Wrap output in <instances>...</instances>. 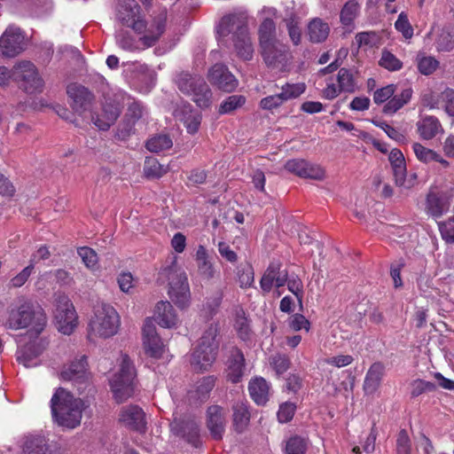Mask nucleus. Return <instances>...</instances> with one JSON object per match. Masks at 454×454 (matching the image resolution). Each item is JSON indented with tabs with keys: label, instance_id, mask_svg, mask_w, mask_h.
Masks as SVG:
<instances>
[{
	"label": "nucleus",
	"instance_id": "nucleus-35",
	"mask_svg": "<svg viewBox=\"0 0 454 454\" xmlns=\"http://www.w3.org/2000/svg\"><path fill=\"white\" fill-rule=\"evenodd\" d=\"M215 385V378L214 376H206L200 379L193 389L188 392L189 400L203 402L208 397L209 393Z\"/></svg>",
	"mask_w": 454,
	"mask_h": 454
},
{
	"label": "nucleus",
	"instance_id": "nucleus-14",
	"mask_svg": "<svg viewBox=\"0 0 454 454\" xmlns=\"http://www.w3.org/2000/svg\"><path fill=\"white\" fill-rule=\"evenodd\" d=\"M67 93L72 100V108L80 115L88 113L91 118L95 101L94 95L87 88L77 83L69 84L67 89Z\"/></svg>",
	"mask_w": 454,
	"mask_h": 454
},
{
	"label": "nucleus",
	"instance_id": "nucleus-44",
	"mask_svg": "<svg viewBox=\"0 0 454 454\" xmlns=\"http://www.w3.org/2000/svg\"><path fill=\"white\" fill-rule=\"evenodd\" d=\"M115 39L118 46L124 51H135L145 48L140 39L137 41L131 35L123 30L116 33Z\"/></svg>",
	"mask_w": 454,
	"mask_h": 454
},
{
	"label": "nucleus",
	"instance_id": "nucleus-27",
	"mask_svg": "<svg viewBox=\"0 0 454 454\" xmlns=\"http://www.w3.org/2000/svg\"><path fill=\"white\" fill-rule=\"evenodd\" d=\"M258 34L260 47L264 48L265 54L267 55L266 58L269 60H272V57L270 55V51L272 47L271 43L277 42L275 39V22L270 18L264 19L259 27Z\"/></svg>",
	"mask_w": 454,
	"mask_h": 454
},
{
	"label": "nucleus",
	"instance_id": "nucleus-7",
	"mask_svg": "<svg viewBox=\"0 0 454 454\" xmlns=\"http://www.w3.org/2000/svg\"><path fill=\"white\" fill-rule=\"evenodd\" d=\"M175 82L179 90L192 97L199 107L207 108L210 106L212 92L201 76L183 72L176 75Z\"/></svg>",
	"mask_w": 454,
	"mask_h": 454
},
{
	"label": "nucleus",
	"instance_id": "nucleus-63",
	"mask_svg": "<svg viewBox=\"0 0 454 454\" xmlns=\"http://www.w3.org/2000/svg\"><path fill=\"white\" fill-rule=\"evenodd\" d=\"M280 93L270 95L261 99L259 105L263 110H273L284 104Z\"/></svg>",
	"mask_w": 454,
	"mask_h": 454
},
{
	"label": "nucleus",
	"instance_id": "nucleus-22",
	"mask_svg": "<svg viewBox=\"0 0 454 454\" xmlns=\"http://www.w3.org/2000/svg\"><path fill=\"white\" fill-rule=\"evenodd\" d=\"M125 104L128 106V108L123 119V128L121 129V133L123 137L134 133L135 125L146 113L145 106L139 101L132 98H130L129 101H126Z\"/></svg>",
	"mask_w": 454,
	"mask_h": 454
},
{
	"label": "nucleus",
	"instance_id": "nucleus-13",
	"mask_svg": "<svg viewBox=\"0 0 454 454\" xmlns=\"http://www.w3.org/2000/svg\"><path fill=\"white\" fill-rule=\"evenodd\" d=\"M25 34L15 25L6 27L0 36V54L6 58H14L25 50Z\"/></svg>",
	"mask_w": 454,
	"mask_h": 454
},
{
	"label": "nucleus",
	"instance_id": "nucleus-37",
	"mask_svg": "<svg viewBox=\"0 0 454 454\" xmlns=\"http://www.w3.org/2000/svg\"><path fill=\"white\" fill-rule=\"evenodd\" d=\"M412 150L416 158L423 163L436 161L439 162L443 168H448L450 166V162L445 160L440 153L432 149L425 147L420 143H413Z\"/></svg>",
	"mask_w": 454,
	"mask_h": 454
},
{
	"label": "nucleus",
	"instance_id": "nucleus-28",
	"mask_svg": "<svg viewBox=\"0 0 454 454\" xmlns=\"http://www.w3.org/2000/svg\"><path fill=\"white\" fill-rule=\"evenodd\" d=\"M243 28H247L245 22L238 16L230 14L222 18L217 26L216 32L222 37L233 33L235 39L237 35H241Z\"/></svg>",
	"mask_w": 454,
	"mask_h": 454
},
{
	"label": "nucleus",
	"instance_id": "nucleus-61",
	"mask_svg": "<svg viewBox=\"0 0 454 454\" xmlns=\"http://www.w3.org/2000/svg\"><path fill=\"white\" fill-rule=\"evenodd\" d=\"M396 454H411V440L404 429H402L397 435Z\"/></svg>",
	"mask_w": 454,
	"mask_h": 454
},
{
	"label": "nucleus",
	"instance_id": "nucleus-40",
	"mask_svg": "<svg viewBox=\"0 0 454 454\" xmlns=\"http://www.w3.org/2000/svg\"><path fill=\"white\" fill-rule=\"evenodd\" d=\"M359 4L356 0H348L340 11V20L341 24L351 30L354 26V20L359 13Z\"/></svg>",
	"mask_w": 454,
	"mask_h": 454
},
{
	"label": "nucleus",
	"instance_id": "nucleus-1",
	"mask_svg": "<svg viewBox=\"0 0 454 454\" xmlns=\"http://www.w3.org/2000/svg\"><path fill=\"white\" fill-rule=\"evenodd\" d=\"M116 18L121 25L142 35L140 42L144 47H152L166 30L168 12L166 9L159 11L148 25L142 15L139 4L135 0H124L118 4Z\"/></svg>",
	"mask_w": 454,
	"mask_h": 454
},
{
	"label": "nucleus",
	"instance_id": "nucleus-49",
	"mask_svg": "<svg viewBox=\"0 0 454 454\" xmlns=\"http://www.w3.org/2000/svg\"><path fill=\"white\" fill-rule=\"evenodd\" d=\"M304 82L289 83L286 82L281 87L280 95L284 102L299 98L306 90Z\"/></svg>",
	"mask_w": 454,
	"mask_h": 454
},
{
	"label": "nucleus",
	"instance_id": "nucleus-18",
	"mask_svg": "<svg viewBox=\"0 0 454 454\" xmlns=\"http://www.w3.org/2000/svg\"><path fill=\"white\" fill-rule=\"evenodd\" d=\"M285 169L302 178L322 180L325 170L318 165L309 163L303 159H292L285 163Z\"/></svg>",
	"mask_w": 454,
	"mask_h": 454
},
{
	"label": "nucleus",
	"instance_id": "nucleus-34",
	"mask_svg": "<svg viewBox=\"0 0 454 454\" xmlns=\"http://www.w3.org/2000/svg\"><path fill=\"white\" fill-rule=\"evenodd\" d=\"M87 371V357L82 356L80 358L75 359L65 367L61 373V379L64 380H80L85 377Z\"/></svg>",
	"mask_w": 454,
	"mask_h": 454
},
{
	"label": "nucleus",
	"instance_id": "nucleus-33",
	"mask_svg": "<svg viewBox=\"0 0 454 454\" xmlns=\"http://www.w3.org/2000/svg\"><path fill=\"white\" fill-rule=\"evenodd\" d=\"M271 46L270 55L272 57V60H269L266 58L267 55L265 54L264 48H261L262 55L266 65L272 67L284 66L288 59V47L278 41L271 43Z\"/></svg>",
	"mask_w": 454,
	"mask_h": 454
},
{
	"label": "nucleus",
	"instance_id": "nucleus-51",
	"mask_svg": "<svg viewBox=\"0 0 454 454\" xmlns=\"http://www.w3.org/2000/svg\"><path fill=\"white\" fill-rule=\"evenodd\" d=\"M270 365L278 375H282L290 367L291 362L289 357L285 354L277 353L272 355L270 359Z\"/></svg>",
	"mask_w": 454,
	"mask_h": 454
},
{
	"label": "nucleus",
	"instance_id": "nucleus-10",
	"mask_svg": "<svg viewBox=\"0 0 454 454\" xmlns=\"http://www.w3.org/2000/svg\"><path fill=\"white\" fill-rule=\"evenodd\" d=\"M325 83L322 96L326 99H334L341 92L354 93L357 89V73L352 69L341 67L338 70L335 81L333 77H329L325 80Z\"/></svg>",
	"mask_w": 454,
	"mask_h": 454
},
{
	"label": "nucleus",
	"instance_id": "nucleus-45",
	"mask_svg": "<svg viewBox=\"0 0 454 454\" xmlns=\"http://www.w3.org/2000/svg\"><path fill=\"white\" fill-rule=\"evenodd\" d=\"M236 275L240 288L247 289L254 286V271L251 264H240L237 267Z\"/></svg>",
	"mask_w": 454,
	"mask_h": 454
},
{
	"label": "nucleus",
	"instance_id": "nucleus-2",
	"mask_svg": "<svg viewBox=\"0 0 454 454\" xmlns=\"http://www.w3.org/2000/svg\"><path fill=\"white\" fill-rule=\"evenodd\" d=\"M47 324V317L43 309L35 308L28 300H20L8 311V318L4 325L8 329L20 330L31 326V332L35 335L40 334Z\"/></svg>",
	"mask_w": 454,
	"mask_h": 454
},
{
	"label": "nucleus",
	"instance_id": "nucleus-54",
	"mask_svg": "<svg viewBox=\"0 0 454 454\" xmlns=\"http://www.w3.org/2000/svg\"><path fill=\"white\" fill-rule=\"evenodd\" d=\"M437 388L436 385L421 379H417L411 383V395L417 397L426 392H434Z\"/></svg>",
	"mask_w": 454,
	"mask_h": 454
},
{
	"label": "nucleus",
	"instance_id": "nucleus-47",
	"mask_svg": "<svg viewBox=\"0 0 454 454\" xmlns=\"http://www.w3.org/2000/svg\"><path fill=\"white\" fill-rule=\"evenodd\" d=\"M417 67L420 74L424 75L432 74L438 67L439 61L433 56H426L424 54H418Z\"/></svg>",
	"mask_w": 454,
	"mask_h": 454
},
{
	"label": "nucleus",
	"instance_id": "nucleus-41",
	"mask_svg": "<svg viewBox=\"0 0 454 454\" xmlns=\"http://www.w3.org/2000/svg\"><path fill=\"white\" fill-rule=\"evenodd\" d=\"M234 327L238 333L239 337L242 340L247 341L251 339L253 333L249 325V321L242 309H238L236 310Z\"/></svg>",
	"mask_w": 454,
	"mask_h": 454
},
{
	"label": "nucleus",
	"instance_id": "nucleus-5",
	"mask_svg": "<svg viewBox=\"0 0 454 454\" xmlns=\"http://www.w3.org/2000/svg\"><path fill=\"white\" fill-rule=\"evenodd\" d=\"M219 324L215 322L203 331L199 345L192 354L191 364L194 371H207L215 362L219 348Z\"/></svg>",
	"mask_w": 454,
	"mask_h": 454
},
{
	"label": "nucleus",
	"instance_id": "nucleus-24",
	"mask_svg": "<svg viewBox=\"0 0 454 454\" xmlns=\"http://www.w3.org/2000/svg\"><path fill=\"white\" fill-rule=\"evenodd\" d=\"M225 413L223 407L211 405L207 410V427L215 440L223 438L225 431Z\"/></svg>",
	"mask_w": 454,
	"mask_h": 454
},
{
	"label": "nucleus",
	"instance_id": "nucleus-30",
	"mask_svg": "<svg viewBox=\"0 0 454 454\" xmlns=\"http://www.w3.org/2000/svg\"><path fill=\"white\" fill-rule=\"evenodd\" d=\"M395 176V184L403 186L406 180V163L403 153L399 149H393L388 156Z\"/></svg>",
	"mask_w": 454,
	"mask_h": 454
},
{
	"label": "nucleus",
	"instance_id": "nucleus-26",
	"mask_svg": "<svg viewBox=\"0 0 454 454\" xmlns=\"http://www.w3.org/2000/svg\"><path fill=\"white\" fill-rule=\"evenodd\" d=\"M232 422L236 432L242 433L250 421L248 402L245 398L238 399L232 404Z\"/></svg>",
	"mask_w": 454,
	"mask_h": 454
},
{
	"label": "nucleus",
	"instance_id": "nucleus-48",
	"mask_svg": "<svg viewBox=\"0 0 454 454\" xmlns=\"http://www.w3.org/2000/svg\"><path fill=\"white\" fill-rule=\"evenodd\" d=\"M173 145L172 139L168 135H158L150 138L146 142V148L153 153H160L171 148Z\"/></svg>",
	"mask_w": 454,
	"mask_h": 454
},
{
	"label": "nucleus",
	"instance_id": "nucleus-17",
	"mask_svg": "<svg viewBox=\"0 0 454 454\" xmlns=\"http://www.w3.org/2000/svg\"><path fill=\"white\" fill-rule=\"evenodd\" d=\"M210 83L225 92H231L238 87V80L223 64L214 65L208 71Z\"/></svg>",
	"mask_w": 454,
	"mask_h": 454
},
{
	"label": "nucleus",
	"instance_id": "nucleus-42",
	"mask_svg": "<svg viewBox=\"0 0 454 454\" xmlns=\"http://www.w3.org/2000/svg\"><path fill=\"white\" fill-rule=\"evenodd\" d=\"M180 121L184 123L187 132L193 135L199 131L201 115L190 108H184L181 113Z\"/></svg>",
	"mask_w": 454,
	"mask_h": 454
},
{
	"label": "nucleus",
	"instance_id": "nucleus-57",
	"mask_svg": "<svg viewBox=\"0 0 454 454\" xmlns=\"http://www.w3.org/2000/svg\"><path fill=\"white\" fill-rule=\"evenodd\" d=\"M442 239L447 243H454V216L438 223Z\"/></svg>",
	"mask_w": 454,
	"mask_h": 454
},
{
	"label": "nucleus",
	"instance_id": "nucleus-64",
	"mask_svg": "<svg viewBox=\"0 0 454 454\" xmlns=\"http://www.w3.org/2000/svg\"><path fill=\"white\" fill-rule=\"evenodd\" d=\"M289 326L294 331L304 329L308 333L310 329V322L303 315L296 313L290 318Z\"/></svg>",
	"mask_w": 454,
	"mask_h": 454
},
{
	"label": "nucleus",
	"instance_id": "nucleus-3",
	"mask_svg": "<svg viewBox=\"0 0 454 454\" xmlns=\"http://www.w3.org/2000/svg\"><path fill=\"white\" fill-rule=\"evenodd\" d=\"M51 408L53 418L61 427L74 428L80 425L83 403L79 398L59 387L56 390L51 400Z\"/></svg>",
	"mask_w": 454,
	"mask_h": 454
},
{
	"label": "nucleus",
	"instance_id": "nucleus-21",
	"mask_svg": "<svg viewBox=\"0 0 454 454\" xmlns=\"http://www.w3.org/2000/svg\"><path fill=\"white\" fill-rule=\"evenodd\" d=\"M144 411L137 405L123 407L120 413V422L126 427L143 433L146 428Z\"/></svg>",
	"mask_w": 454,
	"mask_h": 454
},
{
	"label": "nucleus",
	"instance_id": "nucleus-53",
	"mask_svg": "<svg viewBox=\"0 0 454 454\" xmlns=\"http://www.w3.org/2000/svg\"><path fill=\"white\" fill-rule=\"evenodd\" d=\"M395 29L400 32L403 36L409 40L413 36V27L411 25L408 16L404 12H402L395 22Z\"/></svg>",
	"mask_w": 454,
	"mask_h": 454
},
{
	"label": "nucleus",
	"instance_id": "nucleus-58",
	"mask_svg": "<svg viewBox=\"0 0 454 454\" xmlns=\"http://www.w3.org/2000/svg\"><path fill=\"white\" fill-rule=\"evenodd\" d=\"M395 92V86L389 84L375 90L373 94V101L375 104L380 105L389 100Z\"/></svg>",
	"mask_w": 454,
	"mask_h": 454
},
{
	"label": "nucleus",
	"instance_id": "nucleus-8",
	"mask_svg": "<svg viewBox=\"0 0 454 454\" xmlns=\"http://www.w3.org/2000/svg\"><path fill=\"white\" fill-rule=\"evenodd\" d=\"M136 372L127 355L121 356L120 370L110 381L114 396L118 403H123L132 396L135 390Z\"/></svg>",
	"mask_w": 454,
	"mask_h": 454
},
{
	"label": "nucleus",
	"instance_id": "nucleus-52",
	"mask_svg": "<svg viewBox=\"0 0 454 454\" xmlns=\"http://www.w3.org/2000/svg\"><path fill=\"white\" fill-rule=\"evenodd\" d=\"M308 448V441L301 436L291 437L286 444V454H305Z\"/></svg>",
	"mask_w": 454,
	"mask_h": 454
},
{
	"label": "nucleus",
	"instance_id": "nucleus-15",
	"mask_svg": "<svg viewBox=\"0 0 454 454\" xmlns=\"http://www.w3.org/2000/svg\"><path fill=\"white\" fill-rule=\"evenodd\" d=\"M21 454H54L49 439L42 433H30L22 435L18 441Z\"/></svg>",
	"mask_w": 454,
	"mask_h": 454
},
{
	"label": "nucleus",
	"instance_id": "nucleus-62",
	"mask_svg": "<svg viewBox=\"0 0 454 454\" xmlns=\"http://www.w3.org/2000/svg\"><path fill=\"white\" fill-rule=\"evenodd\" d=\"M441 100L445 112L454 117V89L446 88L441 93Z\"/></svg>",
	"mask_w": 454,
	"mask_h": 454
},
{
	"label": "nucleus",
	"instance_id": "nucleus-56",
	"mask_svg": "<svg viewBox=\"0 0 454 454\" xmlns=\"http://www.w3.org/2000/svg\"><path fill=\"white\" fill-rule=\"evenodd\" d=\"M77 254L87 268L94 269L97 266L98 258L97 253L92 248L88 247H79Z\"/></svg>",
	"mask_w": 454,
	"mask_h": 454
},
{
	"label": "nucleus",
	"instance_id": "nucleus-25",
	"mask_svg": "<svg viewBox=\"0 0 454 454\" xmlns=\"http://www.w3.org/2000/svg\"><path fill=\"white\" fill-rule=\"evenodd\" d=\"M154 320L164 328H176L179 325L178 317L168 301H160L156 304Z\"/></svg>",
	"mask_w": 454,
	"mask_h": 454
},
{
	"label": "nucleus",
	"instance_id": "nucleus-6",
	"mask_svg": "<svg viewBox=\"0 0 454 454\" xmlns=\"http://www.w3.org/2000/svg\"><path fill=\"white\" fill-rule=\"evenodd\" d=\"M163 273L168 280V296L180 309L189 307L191 303V290L185 271L177 264L176 258L171 264L163 269Z\"/></svg>",
	"mask_w": 454,
	"mask_h": 454
},
{
	"label": "nucleus",
	"instance_id": "nucleus-59",
	"mask_svg": "<svg viewBox=\"0 0 454 454\" xmlns=\"http://www.w3.org/2000/svg\"><path fill=\"white\" fill-rule=\"evenodd\" d=\"M34 269V263L33 262H30L27 267L11 279V286L12 287L22 286L33 273Z\"/></svg>",
	"mask_w": 454,
	"mask_h": 454
},
{
	"label": "nucleus",
	"instance_id": "nucleus-55",
	"mask_svg": "<svg viewBox=\"0 0 454 454\" xmlns=\"http://www.w3.org/2000/svg\"><path fill=\"white\" fill-rule=\"evenodd\" d=\"M379 63L380 67L389 71H397L403 67L402 61L399 59H397L393 53L387 51H384L382 52Z\"/></svg>",
	"mask_w": 454,
	"mask_h": 454
},
{
	"label": "nucleus",
	"instance_id": "nucleus-46",
	"mask_svg": "<svg viewBox=\"0 0 454 454\" xmlns=\"http://www.w3.org/2000/svg\"><path fill=\"white\" fill-rule=\"evenodd\" d=\"M247 99L243 95H231L227 97L219 106V114H229L242 107Z\"/></svg>",
	"mask_w": 454,
	"mask_h": 454
},
{
	"label": "nucleus",
	"instance_id": "nucleus-11",
	"mask_svg": "<svg viewBox=\"0 0 454 454\" xmlns=\"http://www.w3.org/2000/svg\"><path fill=\"white\" fill-rule=\"evenodd\" d=\"M12 80L29 94L40 92L43 87V81L36 67L27 60L20 61L12 67Z\"/></svg>",
	"mask_w": 454,
	"mask_h": 454
},
{
	"label": "nucleus",
	"instance_id": "nucleus-36",
	"mask_svg": "<svg viewBox=\"0 0 454 454\" xmlns=\"http://www.w3.org/2000/svg\"><path fill=\"white\" fill-rule=\"evenodd\" d=\"M307 28L309 41L314 43L325 41L330 33V27L328 23L320 18L312 19L309 22Z\"/></svg>",
	"mask_w": 454,
	"mask_h": 454
},
{
	"label": "nucleus",
	"instance_id": "nucleus-31",
	"mask_svg": "<svg viewBox=\"0 0 454 454\" xmlns=\"http://www.w3.org/2000/svg\"><path fill=\"white\" fill-rule=\"evenodd\" d=\"M416 127L419 137L425 140H430L442 131L441 122L434 116L422 117L418 121Z\"/></svg>",
	"mask_w": 454,
	"mask_h": 454
},
{
	"label": "nucleus",
	"instance_id": "nucleus-38",
	"mask_svg": "<svg viewBox=\"0 0 454 454\" xmlns=\"http://www.w3.org/2000/svg\"><path fill=\"white\" fill-rule=\"evenodd\" d=\"M234 40V48L239 58L244 60H250L254 55L253 44L248 34L247 28H243L240 35H237Z\"/></svg>",
	"mask_w": 454,
	"mask_h": 454
},
{
	"label": "nucleus",
	"instance_id": "nucleus-12",
	"mask_svg": "<svg viewBox=\"0 0 454 454\" xmlns=\"http://www.w3.org/2000/svg\"><path fill=\"white\" fill-rule=\"evenodd\" d=\"M130 97L124 92H118L112 97L106 98L103 105V114L101 117L91 114V121L100 129L106 130L113 125L121 114V108Z\"/></svg>",
	"mask_w": 454,
	"mask_h": 454
},
{
	"label": "nucleus",
	"instance_id": "nucleus-9",
	"mask_svg": "<svg viewBox=\"0 0 454 454\" xmlns=\"http://www.w3.org/2000/svg\"><path fill=\"white\" fill-rule=\"evenodd\" d=\"M54 304L53 313L58 330L70 335L78 325V317L71 300L64 294H56Z\"/></svg>",
	"mask_w": 454,
	"mask_h": 454
},
{
	"label": "nucleus",
	"instance_id": "nucleus-20",
	"mask_svg": "<svg viewBox=\"0 0 454 454\" xmlns=\"http://www.w3.org/2000/svg\"><path fill=\"white\" fill-rule=\"evenodd\" d=\"M450 192H430L427 197L426 211L434 218H439L447 213L452 202Z\"/></svg>",
	"mask_w": 454,
	"mask_h": 454
},
{
	"label": "nucleus",
	"instance_id": "nucleus-29",
	"mask_svg": "<svg viewBox=\"0 0 454 454\" xmlns=\"http://www.w3.org/2000/svg\"><path fill=\"white\" fill-rule=\"evenodd\" d=\"M384 373L383 364L377 362L370 366L364 381V390L366 395H372L379 389Z\"/></svg>",
	"mask_w": 454,
	"mask_h": 454
},
{
	"label": "nucleus",
	"instance_id": "nucleus-43",
	"mask_svg": "<svg viewBox=\"0 0 454 454\" xmlns=\"http://www.w3.org/2000/svg\"><path fill=\"white\" fill-rule=\"evenodd\" d=\"M168 172V167L160 164L155 158L147 157L144 164V174L147 178L157 179Z\"/></svg>",
	"mask_w": 454,
	"mask_h": 454
},
{
	"label": "nucleus",
	"instance_id": "nucleus-4",
	"mask_svg": "<svg viewBox=\"0 0 454 454\" xmlns=\"http://www.w3.org/2000/svg\"><path fill=\"white\" fill-rule=\"evenodd\" d=\"M121 319L116 309L109 304H101L94 309L87 329L90 341L114 336L120 328Z\"/></svg>",
	"mask_w": 454,
	"mask_h": 454
},
{
	"label": "nucleus",
	"instance_id": "nucleus-23",
	"mask_svg": "<svg viewBox=\"0 0 454 454\" xmlns=\"http://www.w3.org/2000/svg\"><path fill=\"white\" fill-rule=\"evenodd\" d=\"M245 370L246 364L243 352L238 348H233L227 360L225 370L227 380L232 383L239 382L245 374Z\"/></svg>",
	"mask_w": 454,
	"mask_h": 454
},
{
	"label": "nucleus",
	"instance_id": "nucleus-39",
	"mask_svg": "<svg viewBox=\"0 0 454 454\" xmlns=\"http://www.w3.org/2000/svg\"><path fill=\"white\" fill-rule=\"evenodd\" d=\"M411 89H405L400 94L393 96L384 106L383 113L394 114L411 100Z\"/></svg>",
	"mask_w": 454,
	"mask_h": 454
},
{
	"label": "nucleus",
	"instance_id": "nucleus-32",
	"mask_svg": "<svg viewBox=\"0 0 454 454\" xmlns=\"http://www.w3.org/2000/svg\"><path fill=\"white\" fill-rule=\"evenodd\" d=\"M248 390L251 398L258 405H264L270 395V385L262 377H256L250 380Z\"/></svg>",
	"mask_w": 454,
	"mask_h": 454
},
{
	"label": "nucleus",
	"instance_id": "nucleus-50",
	"mask_svg": "<svg viewBox=\"0 0 454 454\" xmlns=\"http://www.w3.org/2000/svg\"><path fill=\"white\" fill-rule=\"evenodd\" d=\"M435 47L440 52H450L454 50V34L442 29L435 40Z\"/></svg>",
	"mask_w": 454,
	"mask_h": 454
},
{
	"label": "nucleus",
	"instance_id": "nucleus-16",
	"mask_svg": "<svg viewBox=\"0 0 454 454\" xmlns=\"http://www.w3.org/2000/svg\"><path fill=\"white\" fill-rule=\"evenodd\" d=\"M142 334L145 354L155 359L160 358L165 352V345L157 333L156 326L152 318H146L145 321Z\"/></svg>",
	"mask_w": 454,
	"mask_h": 454
},
{
	"label": "nucleus",
	"instance_id": "nucleus-60",
	"mask_svg": "<svg viewBox=\"0 0 454 454\" xmlns=\"http://www.w3.org/2000/svg\"><path fill=\"white\" fill-rule=\"evenodd\" d=\"M296 406L294 403L286 402L279 406L278 411V419L280 423L289 422L295 412Z\"/></svg>",
	"mask_w": 454,
	"mask_h": 454
},
{
	"label": "nucleus",
	"instance_id": "nucleus-19",
	"mask_svg": "<svg viewBox=\"0 0 454 454\" xmlns=\"http://www.w3.org/2000/svg\"><path fill=\"white\" fill-rule=\"evenodd\" d=\"M286 281L287 271L281 269L280 263L271 262L260 280V287L263 294H269L273 286L278 288L284 286Z\"/></svg>",
	"mask_w": 454,
	"mask_h": 454
}]
</instances>
